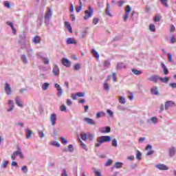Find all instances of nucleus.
Here are the masks:
<instances>
[{
	"label": "nucleus",
	"mask_w": 176,
	"mask_h": 176,
	"mask_svg": "<svg viewBox=\"0 0 176 176\" xmlns=\"http://www.w3.org/2000/svg\"><path fill=\"white\" fill-rule=\"evenodd\" d=\"M21 60L23 63V64H27L28 63V60L27 59V56H25V54H23L21 56Z\"/></svg>",
	"instance_id": "c85d7f7f"
},
{
	"label": "nucleus",
	"mask_w": 176,
	"mask_h": 176,
	"mask_svg": "<svg viewBox=\"0 0 176 176\" xmlns=\"http://www.w3.org/2000/svg\"><path fill=\"white\" fill-rule=\"evenodd\" d=\"M52 16H53V11L52 8H48L47 11L45 12V15L44 16L45 23L46 25H49L50 23V19H52Z\"/></svg>",
	"instance_id": "7ed1b4c3"
},
{
	"label": "nucleus",
	"mask_w": 176,
	"mask_h": 176,
	"mask_svg": "<svg viewBox=\"0 0 176 176\" xmlns=\"http://www.w3.org/2000/svg\"><path fill=\"white\" fill-rule=\"evenodd\" d=\"M61 63L63 65H64L67 68H69V67H71V61H69V60H68L67 58H63L61 60Z\"/></svg>",
	"instance_id": "6e6552de"
},
{
	"label": "nucleus",
	"mask_w": 176,
	"mask_h": 176,
	"mask_svg": "<svg viewBox=\"0 0 176 176\" xmlns=\"http://www.w3.org/2000/svg\"><path fill=\"white\" fill-rule=\"evenodd\" d=\"M150 120L154 124H156V123H157V118H156V117H152L151 118H150Z\"/></svg>",
	"instance_id": "49530a36"
},
{
	"label": "nucleus",
	"mask_w": 176,
	"mask_h": 176,
	"mask_svg": "<svg viewBox=\"0 0 176 176\" xmlns=\"http://www.w3.org/2000/svg\"><path fill=\"white\" fill-rule=\"evenodd\" d=\"M160 80V76L157 75L151 76L150 78H148V80H151L154 83H157V80Z\"/></svg>",
	"instance_id": "f8f14e48"
},
{
	"label": "nucleus",
	"mask_w": 176,
	"mask_h": 176,
	"mask_svg": "<svg viewBox=\"0 0 176 176\" xmlns=\"http://www.w3.org/2000/svg\"><path fill=\"white\" fill-rule=\"evenodd\" d=\"M168 80H170V77H160V81L162 82V83H168Z\"/></svg>",
	"instance_id": "393cba45"
},
{
	"label": "nucleus",
	"mask_w": 176,
	"mask_h": 176,
	"mask_svg": "<svg viewBox=\"0 0 176 176\" xmlns=\"http://www.w3.org/2000/svg\"><path fill=\"white\" fill-rule=\"evenodd\" d=\"M161 67L164 71V75H168V69L166 67V65L164 63H161Z\"/></svg>",
	"instance_id": "b1692460"
},
{
	"label": "nucleus",
	"mask_w": 176,
	"mask_h": 176,
	"mask_svg": "<svg viewBox=\"0 0 176 176\" xmlns=\"http://www.w3.org/2000/svg\"><path fill=\"white\" fill-rule=\"evenodd\" d=\"M87 138H89V140H90L91 141H93V140L94 139V134L89 133L87 135Z\"/></svg>",
	"instance_id": "3c124183"
},
{
	"label": "nucleus",
	"mask_w": 176,
	"mask_h": 176,
	"mask_svg": "<svg viewBox=\"0 0 176 176\" xmlns=\"http://www.w3.org/2000/svg\"><path fill=\"white\" fill-rule=\"evenodd\" d=\"M169 86L172 89H176V82H171L169 84Z\"/></svg>",
	"instance_id": "0e129e2a"
},
{
	"label": "nucleus",
	"mask_w": 176,
	"mask_h": 176,
	"mask_svg": "<svg viewBox=\"0 0 176 176\" xmlns=\"http://www.w3.org/2000/svg\"><path fill=\"white\" fill-rule=\"evenodd\" d=\"M107 113H108V115H109V116H110L111 118H112V116H113V112H112V111H111V109H107Z\"/></svg>",
	"instance_id": "e2e57ef3"
},
{
	"label": "nucleus",
	"mask_w": 176,
	"mask_h": 176,
	"mask_svg": "<svg viewBox=\"0 0 176 176\" xmlns=\"http://www.w3.org/2000/svg\"><path fill=\"white\" fill-rule=\"evenodd\" d=\"M60 111L62 112H65L67 111V107H65V105L60 106Z\"/></svg>",
	"instance_id": "69168bd1"
},
{
	"label": "nucleus",
	"mask_w": 176,
	"mask_h": 176,
	"mask_svg": "<svg viewBox=\"0 0 176 176\" xmlns=\"http://www.w3.org/2000/svg\"><path fill=\"white\" fill-rule=\"evenodd\" d=\"M74 69L75 71H78V70L80 69V65L78 64V63L74 65Z\"/></svg>",
	"instance_id": "8fccbe9b"
},
{
	"label": "nucleus",
	"mask_w": 176,
	"mask_h": 176,
	"mask_svg": "<svg viewBox=\"0 0 176 176\" xmlns=\"http://www.w3.org/2000/svg\"><path fill=\"white\" fill-rule=\"evenodd\" d=\"M111 144L113 146H118V140H116V138H114L113 140H112V142H111Z\"/></svg>",
	"instance_id": "de8ad7c7"
},
{
	"label": "nucleus",
	"mask_w": 176,
	"mask_h": 176,
	"mask_svg": "<svg viewBox=\"0 0 176 176\" xmlns=\"http://www.w3.org/2000/svg\"><path fill=\"white\" fill-rule=\"evenodd\" d=\"M131 71L134 75H141L142 74V71L138 70L137 69H132Z\"/></svg>",
	"instance_id": "473e14b6"
},
{
	"label": "nucleus",
	"mask_w": 176,
	"mask_h": 176,
	"mask_svg": "<svg viewBox=\"0 0 176 176\" xmlns=\"http://www.w3.org/2000/svg\"><path fill=\"white\" fill-rule=\"evenodd\" d=\"M105 112L104 111H99L96 113V119H100V118H105Z\"/></svg>",
	"instance_id": "5701e85b"
},
{
	"label": "nucleus",
	"mask_w": 176,
	"mask_h": 176,
	"mask_svg": "<svg viewBox=\"0 0 176 176\" xmlns=\"http://www.w3.org/2000/svg\"><path fill=\"white\" fill-rule=\"evenodd\" d=\"M93 24H94L95 25H97V24H98V18H94L93 19Z\"/></svg>",
	"instance_id": "774afa93"
},
{
	"label": "nucleus",
	"mask_w": 176,
	"mask_h": 176,
	"mask_svg": "<svg viewBox=\"0 0 176 176\" xmlns=\"http://www.w3.org/2000/svg\"><path fill=\"white\" fill-rule=\"evenodd\" d=\"M103 65H104V67H105L106 68H108V67L111 65V60H104Z\"/></svg>",
	"instance_id": "a19ab883"
},
{
	"label": "nucleus",
	"mask_w": 176,
	"mask_h": 176,
	"mask_svg": "<svg viewBox=\"0 0 176 176\" xmlns=\"http://www.w3.org/2000/svg\"><path fill=\"white\" fill-rule=\"evenodd\" d=\"M116 68H117V69H123L126 68V66L124 65V64L123 63H117Z\"/></svg>",
	"instance_id": "cd10ccee"
},
{
	"label": "nucleus",
	"mask_w": 176,
	"mask_h": 176,
	"mask_svg": "<svg viewBox=\"0 0 176 176\" xmlns=\"http://www.w3.org/2000/svg\"><path fill=\"white\" fill-rule=\"evenodd\" d=\"M111 131V128L109 126H105L100 129V133L102 134H106L107 133H109Z\"/></svg>",
	"instance_id": "6ab92c4d"
},
{
	"label": "nucleus",
	"mask_w": 176,
	"mask_h": 176,
	"mask_svg": "<svg viewBox=\"0 0 176 176\" xmlns=\"http://www.w3.org/2000/svg\"><path fill=\"white\" fill-rule=\"evenodd\" d=\"M93 170L95 174V176H102L101 172H100V170H97L96 168H94Z\"/></svg>",
	"instance_id": "f704fd0d"
},
{
	"label": "nucleus",
	"mask_w": 176,
	"mask_h": 176,
	"mask_svg": "<svg viewBox=\"0 0 176 176\" xmlns=\"http://www.w3.org/2000/svg\"><path fill=\"white\" fill-rule=\"evenodd\" d=\"M25 131L26 138L28 140H30V138L32 137V131L30 130V129H25Z\"/></svg>",
	"instance_id": "a211bd4d"
},
{
	"label": "nucleus",
	"mask_w": 176,
	"mask_h": 176,
	"mask_svg": "<svg viewBox=\"0 0 176 176\" xmlns=\"http://www.w3.org/2000/svg\"><path fill=\"white\" fill-rule=\"evenodd\" d=\"M93 14H94V10L91 6H89L88 10H86L85 12L84 20H89Z\"/></svg>",
	"instance_id": "20e7f679"
},
{
	"label": "nucleus",
	"mask_w": 176,
	"mask_h": 176,
	"mask_svg": "<svg viewBox=\"0 0 176 176\" xmlns=\"http://www.w3.org/2000/svg\"><path fill=\"white\" fill-rule=\"evenodd\" d=\"M21 170L23 174H27V173H28V168H27V166H22Z\"/></svg>",
	"instance_id": "c9c22d12"
},
{
	"label": "nucleus",
	"mask_w": 176,
	"mask_h": 176,
	"mask_svg": "<svg viewBox=\"0 0 176 176\" xmlns=\"http://www.w3.org/2000/svg\"><path fill=\"white\" fill-rule=\"evenodd\" d=\"M149 30L150 31H151V32H155V31H156V28L155 27V25L151 24L149 25Z\"/></svg>",
	"instance_id": "37998d69"
},
{
	"label": "nucleus",
	"mask_w": 176,
	"mask_h": 176,
	"mask_svg": "<svg viewBox=\"0 0 176 176\" xmlns=\"http://www.w3.org/2000/svg\"><path fill=\"white\" fill-rule=\"evenodd\" d=\"M65 26L66 27L68 32L70 34H72V27L71 26V24L68 21L65 22Z\"/></svg>",
	"instance_id": "aec40b11"
},
{
	"label": "nucleus",
	"mask_w": 176,
	"mask_h": 176,
	"mask_svg": "<svg viewBox=\"0 0 176 176\" xmlns=\"http://www.w3.org/2000/svg\"><path fill=\"white\" fill-rule=\"evenodd\" d=\"M131 12V7L130 6H126L125 9V14H129Z\"/></svg>",
	"instance_id": "c03bdc74"
},
{
	"label": "nucleus",
	"mask_w": 176,
	"mask_h": 176,
	"mask_svg": "<svg viewBox=\"0 0 176 176\" xmlns=\"http://www.w3.org/2000/svg\"><path fill=\"white\" fill-rule=\"evenodd\" d=\"M78 95L77 94H71V98L72 100H77Z\"/></svg>",
	"instance_id": "680f3d73"
},
{
	"label": "nucleus",
	"mask_w": 176,
	"mask_h": 176,
	"mask_svg": "<svg viewBox=\"0 0 176 176\" xmlns=\"http://www.w3.org/2000/svg\"><path fill=\"white\" fill-rule=\"evenodd\" d=\"M60 141L62 144H68V140L67 139L64 138V137H60Z\"/></svg>",
	"instance_id": "864d4df0"
},
{
	"label": "nucleus",
	"mask_w": 176,
	"mask_h": 176,
	"mask_svg": "<svg viewBox=\"0 0 176 176\" xmlns=\"http://www.w3.org/2000/svg\"><path fill=\"white\" fill-rule=\"evenodd\" d=\"M91 53L94 55V57H95L97 59L100 58V54H98V52L96 51V50L93 49Z\"/></svg>",
	"instance_id": "7c9ffc66"
},
{
	"label": "nucleus",
	"mask_w": 176,
	"mask_h": 176,
	"mask_svg": "<svg viewBox=\"0 0 176 176\" xmlns=\"http://www.w3.org/2000/svg\"><path fill=\"white\" fill-rule=\"evenodd\" d=\"M67 45H76V41L72 38H68L66 41Z\"/></svg>",
	"instance_id": "412c9836"
},
{
	"label": "nucleus",
	"mask_w": 176,
	"mask_h": 176,
	"mask_svg": "<svg viewBox=\"0 0 176 176\" xmlns=\"http://www.w3.org/2000/svg\"><path fill=\"white\" fill-rule=\"evenodd\" d=\"M32 42H34V43H35L36 45H37V43H40L41 37H39V36H35L32 39Z\"/></svg>",
	"instance_id": "a878e982"
},
{
	"label": "nucleus",
	"mask_w": 176,
	"mask_h": 176,
	"mask_svg": "<svg viewBox=\"0 0 176 176\" xmlns=\"http://www.w3.org/2000/svg\"><path fill=\"white\" fill-rule=\"evenodd\" d=\"M8 105L7 112H12L14 109V102L12 100H9L8 101Z\"/></svg>",
	"instance_id": "39448f33"
},
{
	"label": "nucleus",
	"mask_w": 176,
	"mask_h": 176,
	"mask_svg": "<svg viewBox=\"0 0 176 176\" xmlns=\"http://www.w3.org/2000/svg\"><path fill=\"white\" fill-rule=\"evenodd\" d=\"M160 19H162V16H160V15H156L154 18L153 20L154 21H155V23H157L159 21H160Z\"/></svg>",
	"instance_id": "a18cd8bd"
},
{
	"label": "nucleus",
	"mask_w": 176,
	"mask_h": 176,
	"mask_svg": "<svg viewBox=\"0 0 176 176\" xmlns=\"http://www.w3.org/2000/svg\"><path fill=\"white\" fill-rule=\"evenodd\" d=\"M161 2L162 5L165 6V8H168V3H167V0H160Z\"/></svg>",
	"instance_id": "4c0bfd02"
},
{
	"label": "nucleus",
	"mask_w": 176,
	"mask_h": 176,
	"mask_svg": "<svg viewBox=\"0 0 176 176\" xmlns=\"http://www.w3.org/2000/svg\"><path fill=\"white\" fill-rule=\"evenodd\" d=\"M52 73L54 76H58V75H60V68H58V65H54Z\"/></svg>",
	"instance_id": "423d86ee"
},
{
	"label": "nucleus",
	"mask_w": 176,
	"mask_h": 176,
	"mask_svg": "<svg viewBox=\"0 0 176 176\" xmlns=\"http://www.w3.org/2000/svg\"><path fill=\"white\" fill-rule=\"evenodd\" d=\"M114 168H122L123 167V163L122 162H116L114 164Z\"/></svg>",
	"instance_id": "c756f323"
},
{
	"label": "nucleus",
	"mask_w": 176,
	"mask_h": 176,
	"mask_svg": "<svg viewBox=\"0 0 176 176\" xmlns=\"http://www.w3.org/2000/svg\"><path fill=\"white\" fill-rule=\"evenodd\" d=\"M68 151L69 152H73L74 151V145L69 144L68 146Z\"/></svg>",
	"instance_id": "bf43d9fd"
},
{
	"label": "nucleus",
	"mask_w": 176,
	"mask_h": 176,
	"mask_svg": "<svg viewBox=\"0 0 176 176\" xmlns=\"http://www.w3.org/2000/svg\"><path fill=\"white\" fill-rule=\"evenodd\" d=\"M118 100L120 104H122V105H124V104H126V98L123 96H120Z\"/></svg>",
	"instance_id": "2f4dec72"
},
{
	"label": "nucleus",
	"mask_w": 176,
	"mask_h": 176,
	"mask_svg": "<svg viewBox=\"0 0 176 176\" xmlns=\"http://www.w3.org/2000/svg\"><path fill=\"white\" fill-rule=\"evenodd\" d=\"M81 138L83 141H86V140H87V134L85 133H81Z\"/></svg>",
	"instance_id": "09e8293b"
},
{
	"label": "nucleus",
	"mask_w": 176,
	"mask_h": 176,
	"mask_svg": "<svg viewBox=\"0 0 176 176\" xmlns=\"http://www.w3.org/2000/svg\"><path fill=\"white\" fill-rule=\"evenodd\" d=\"M103 89L106 90V91H109V85L108 83H107V82H104Z\"/></svg>",
	"instance_id": "e433bc0d"
},
{
	"label": "nucleus",
	"mask_w": 176,
	"mask_h": 176,
	"mask_svg": "<svg viewBox=\"0 0 176 176\" xmlns=\"http://www.w3.org/2000/svg\"><path fill=\"white\" fill-rule=\"evenodd\" d=\"M176 153V148L175 147H170L168 151V155L170 157H174Z\"/></svg>",
	"instance_id": "dca6fc26"
},
{
	"label": "nucleus",
	"mask_w": 176,
	"mask_h": 176,
	"mask_svg": "<svg viewBox=\"0 0 176 176\" xmlns=\"http://www.w3.org/2000/svg\"><path fill=\"white\" fill-rule=\"evenodd\" d=\"M151 94H153V96L160 95V92H159V89L157 88V87H153L151 88Z\"/></svg>",
	"instance_id": "f3484780"
},
{
	"label": "nucleus",
	"mask_w": 176,
	"mask_h": 176,
	"mask_svg": "<svg viewBox=\"0 0 176 176\" xmlns=\"http://www.w3.org/2000/svg\"><path fill=\"white\" fill-rule=\"evenodd\" d=\"M43 64L47 65L50 63L49 58H43Z\"/></svg>",
	"instance_id": "13d9d810"
},
{
	"label": "nucleus",
	"mask_w": 176,
	"mask_h": 176,
	"mask_svg": "<svg viewBox=\"0 0 176 176\" xmlns=\"http://www.w3.org/2000/svg\"><path fill=\"white\" fill-rule=\"evenodd\" d=\"M156 168L161 170H168V167L163 164H157L155 165Z\"/></svg>",
	"instance_id": "4468645a"
},
{
	"label": "nucleus",
	"mask_w": 176,
	"mask_h": 176,
	"mask_svg": "<svg viewBox=\"0 0 176 176\" xmlns=\"http://www.w3.org/2000/svg\"><path fill=\"white\" fill-rule=\"evenodd\" d=\"M173 107H175V102L168 100L165 102V110L167 111L169 108H173Z\"/></svg>",
	"instance_id": "0eeeda50"
},
{
	"label": "nucleus",
	"mask_w": 176,
	"mask_h": 176,
	"mask_svg": "<svg viewBox=\"0 0 176 176\" xmlns=\"http://www.w3.org/2000/svg\"><path fill=\"white\" fill-rule=\"evenodd\" d=\"M49 86H50V85L48 82H45L43 84L41 89H42V90L46 91V90H47V89H49Z\"/></svg>",
	"instance_id": "72a5a7b5"
},
{
	"label": "nucleus",
	"mask_w": 176,
	"mask_h": 176,
	"mask_svg": "<svg viewBox=\"0 0 176 176\" xmlns=\"http://www.w3.org/2000/svg\"><path fill=\"white\" fill-rule=\"evenodd\" d=\"M28 56L29 58H34V51L31 48L27 49Z\"/></svg>",
	"instance_id": "4be33fe9"
},
{
	"label": "nucleus",
	"mask_w": 176,
	"mask_h": 176,
	"mask_svg": "<svg viewBox=\"0 0 176 176\" xmlns=\"http://www.w3.org/2000/svg\"><path fill=\"white\" fill-rule=\"evenodd\" d=\"M61 176H68V174H67V170H65V168H63L62 170Z\"/></svg>",
	"instance_id": "052dcab7"
},
{
	"label": "nucleus",
	"mask_w": 176,
	"mask_h": 176,
	"mask_svg": "<svg viewBox=\"0 0 176 176\" xmlns=\"http://www.w3.org/2000/svg\"><path fill=\"white\" fill-rule=\"evenodd\" d=\"M50 120L52 126H54L56 124V121L57 120V114L56 113L51 114Z\"/></svg>",
	"instance_id": "1a4fd4ad"
},
{
	"label": "nucleus",
	"mask_w": 176,
	"mask_h": 176,
	"mask_svg": "<svg viewBox=\"0 0 176 176\" xmlns=\"http://www.w3.org/2000/svg\"><path fill=\"white\" fill-rule=\"evenodd\" d=\"M15 104H17L19 108H23L24 104H23V102L20 100V96H16L15 98Z\"/></svg>",
	"instance_id": "2eb2a0df"
},
{
	"label": "nucleus",
	"mask_w": 176,
	"mask_h": 176,
	"mask_svg": "<svg viewBox=\"0 0 176 176\" xmlns=\"http://www.w3.org/2000/svg\"><path fill=\"white\" fill-rule=\"evenodd\" d=\"M4 6L8 9H10V3H9V1H4Z\"/></svg>",
	"instance_id": "603ef678"
},
{
	"label": "nucleus",
	"mask_w": 176,
	"mask_h": 176,
	"mask_svg": "<svg viewBox=\"0 0 176 176\" xmlns=\"http://www.w3.org/2000/svg\"><path fill=\"white\" fill-rule=\"evenodd\" d=\"M77 94V97H85V93L83 92H78V93H76Z\"/></svg>",
	"instance_id": "338daca9"
},
{
	"label": "nucleus",
	"mask_w": 176,
	"mask_h": 176,
	"mask_svg": "<svg viewBox=\"0 0 176 176\" xmlns=\"http://www.w3.org/2000/svg\"><path fill=\"white\" fill-rule=\"evenodd\" d=\"M38 135L41 138H44L45 133H43V131H38Z\"/></svg>",
	"instance_id": "5fc2aeb1"
},
{
	"label": "nucleus",
	"mask_w": 176,
	"mask_h": 176,
	"mask_svg": "<svg viewBox=\"0 0 176 176\" xmlns=\"http://www.w3.org/2000/svg\"><path fill=\"white\" fill-rule=\"evenodd\" d=\"M112 160H108L104 164V167H109L112 164Z\"/></svg>",
	"instance_id": "ea45409f"
},
{
	"label": "nucleus",
	"mask_w": 176,
	"mask_h": 176,
	"mask_svg": "<svg viewBox=\"0 0 176 176\" xmlns=\"http://www.w3.org/2000/svg\"><path fill=\"white\" fill-rule=\"evenodd\" d=\"M54 87L58 91V97H61L63 96V89L60 86V85L55 83L54 84Z\"/></svg>",
	"instance_id": "9d476101"
},
{
	"label": "nucleus",
	"mask_w": 176,
	"mask_h": 176,
	"mask_svg": "<svg viewBox=\"0 0 176 176\" xmlns=\"http://www.w3.org/2000/svg\"><path fill=\"white\" fill-rule=\"evenodd\" d=\"M17 156H19L20 159H24V155L23 154V151H21V148H20V146H17V151L13 152L11 155L12 160H16Z\"/></svg>",
	"instance_id": "f03ea898"
},
{
	"label": "nucleus",
	"mask_w": 176,
	"mask_h": 176,
	"mask_svg": "<svg viewBox=\"0 0 176 176\" xmlns=\"http://www.w3.org/2000/svg\"><path fill=\"white\" fill-rule=\"evenodd\" d=\"M5 90L7 96H10V94H12V87H10V85L8 82H6L5 84Z\"/></svg>",
	"instance_id": "9b49d317"
},
{
	"label": "nucleus",
	"mask_w": 176,
	"mask_h": 176,
	"mask_svg": "<svg viewBox=\"0 0 176 176\" xmlns=\"http://www.w3.org/2000/svg\"><path fill=\"white\" fill-rule=\"evenodd\" d=\"M83 120L87 124H91V126H94V124H96V121L91 118H85Z\"/></svg>",
	"instance_id": "ddd939ff"
},
{
	"label": "nucleus",
	"mask_w": 176,
	"mask_h": 176,
	"mask_svg": "<svg viewBox=\"0 0 176 176\" xmlns=\"http://www.w3.org/2000/svg\"><path fill=\"white\" fill-rule=\"evenodd\" d=\"M80 146L82 149H84V151H87V146H86L85 143L81 142Z\"/></svg>",
	"instance_id": "6e6d98bb"
},
{
	"label": "nucleus",
	"mask_w": 176,
	"mask_h": 176,
	"mask_svg": "<svg viewBox=\"0 0 176 176\" xmlns=\"http://www.w3.org/2000/svg\"><path fill=\"white\" fill-rule=\"evenodd\" d=\"M141 156H142V154L140 151H138L136 153V159H138V160H141Z\"/></svg>",
	"instance_id": "79ce46f5"
},
{
	"label": "nucleus",
	"mask_w": 176,
	"mask_h": 176,
	"mask_svg": "<svg viewBox=\"0 0 176 176\" xmlns=\"http://www.w3.org/2000/svg\"><path fill=\"white\" fill-rule=\"evenodd\" d=\"M6 24L8 25H10V27H11V29L12 30V34H16V29L14 28V26H13V23L10 21H7Z\"/></svg>",
	"instance_id": "bb28decb"
},
{
	"label": "nucleus",
	"mask_w": 176,
	"mask_h": 176,
	"mask_svg": "<svg viewBox=\"0 0 176 176\" xmlns=\"http://www.w3.org/2000/svg\"><path fill=\"white\" fill-rule=\"evenodd\" d=\"M51 145H52V146H56V148H59L60 144V143H58V142L54 141L51 142Z\"/></svg>",
	"instance_id": "58836bf2"
},
{
	"label": "nucleus",
	"mask_w": 176,
	"mask_h": 176,
	"mask_svg": "<svg viewBox=\"0 0 176 176\" xmlns=\"http://www.w3.org/2000/svg\"><path fill=\"white\" fill-rule=\"evenodd\" d=\"M111 136L105 135V136H100L97 138V142L95 143L96 148H100L102 144L104 142H111Z\"/></svg>",
	"instance_id": "f257e3e1"
},
{
	"label": "nucleus",
	"mask_w": 176,
	"mask_h": 176,
	"mask_svg": "<svg viewBox=\"0 0 176 176\" xmlns=\"http://www.w3.org/2000/svg\"><path fill=\"white\" fill-rule=\"evenodd\" d=\"M168 60L169 63H173V54H168Z\"/></svg>",
	"instance_id": "4d7b16f0"
}]
</instances>
